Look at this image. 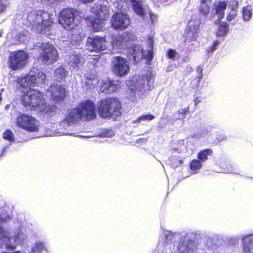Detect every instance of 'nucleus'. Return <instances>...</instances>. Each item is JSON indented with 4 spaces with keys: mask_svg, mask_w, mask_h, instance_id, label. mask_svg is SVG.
<instances>
[{
    "mask_svg": "<svg viewBox=\"0 0 253 253\" xmlns=\"http://www.w3.org/2000/svg\"><path fill=\"white\" fill-rule=\"evenodd\" d=\"M253 8L250 5L243 6L242 9V19L245 22H248L252 18Z\"/></svg>",
    "mask_w": 253,
    "mask_h": 253,
    "instance_id": "nucleus-25",
    "label": "nucleus"
},
{
    "mask_svg": "<svg viewBox=\"0 0 253 253\" xmlns=\"http://www.w3.org/2000/svg\"><path fill=\"white\" fill-rule=\"evenodd\" d=\"M200 102H201V100L199 97H196L194 98V102L195 105H197Z\"/></svg>",
    "mask_w": 253,
    "mask_h": 253,
    "instance_id": "nucleus-49",
    "label": "nucleus"
},
{
    "mask_svg": "<svg viewBox=\"0 0 253 253\" xmlns=\"http://www.w3.org/2000/svg\"><path fill=\"white\" fill-rule=\"evenodd\" d=\"M227 3L225 0L219 1L214 6L215 14L217 16V20L220 21L224 17L225 10L227 7Z\"/></svg>",
    "mask_w": 253,
    "mask_h": 253,
    "instance_id": "nucleus-17",
    "label": "nucleus"
},
{
    "mask_svg": "<svg viewBox=\"0 0 253 253\" xmlns=\"http://www.w3.org/2000/svg\"><path fill=\"white\" fill-rule=\"evenodd\" d=\"M122 108L121 102L116 97L102 98L98 104L99 115L103 118L120 116L122 114Z\"/></svg>",
    "mask_w": 253,
    "mask_h": 253,
    "instance_id": "nucleus-2",
    "label": "nucleus"
},
{
    "mask_svg": "<svg viewBox=\"0 0 253 253\" xmlns=\"http://www.w3.org/2000/svg\"><path fill=\"white\" fill-rule=\"evenodd\" d=\"M202 167V164L201 161L198 159H193L189 163V168L191 171L194 173L197 172Z\"/></svg>",
    "mask_w": 253,
    "mask_h": 253,
    "instance_id": "nucleus-28",
    "label": "nucleus"
},
{
    "mask_svg": "<svg viewBox=\"0 0 253 253\" xmlns=\"http://www.w3.org/2000/svg\"><path fill=\"white\" fill-rule=\"evenodd\" d=\"M146 79L147 84L149 85L150 84H153L154 81V76L151 73H147L146 75Z\"/></svg>",
    "mask_w": 253,
    "mask_h": 253,
    "instance_id": "nucleus-43",
    "label": "nucleus"
},
{
    "mask_svg": "<svg viewBox=\"0 0 253 253\" xmlns=\"http://www.w3.org/2000/svg\"><path fill=\"white\" fill-rule=\"evenodd\" d=\"M2 94L1 93H0V102H1V101L2 100Z\"/></svg>",
    "mask_w": 253,
    "mask_h": 253,
    "instance_id": "nucleus-53",
    "label": "nucleus"
},
{
    "mask_svg": "<svg viewBox=\"0 0 253 253\" xmlns=\"http://www.w3.org/2000/svg\"><path fill=\"white\" fill-rule=\"evenodd\" d=\"M238 12L229 11L226 15V20L230 22L235 19L237 16Z\"/></svg>",
    "mask_w": 253,
    "mask_h": 253,
    "instance_id": "nucleus-41",
    "label": "nucleus"
},
{
    "mask_svg": "<svg viewBox=\"0 0 253 253\" xmlns=\"http://www.w3.org/2000/svg\"><path fill=\"white\" fill-rule=\"evenodd\" d=\"M45 250V247L42 243L37 242L33 247L31 253H42Z\"/></svg>",
    "mask_w": 253,
    "mask_h": 253,
    "instance_id": "nucleus-33",
    "label": "nucleus"
},
{
    "mask_svg": "<svg viewBox=\"0 0 253 253\" xmlns=\"http://www.w3.org/2000/svg\"><path fill=\"white\" fill-rule=\"evenodd\" d=\"M4 7V5L2 3H0V14L3 11Z\"/></svg>",
    "mask_w": 253,
    "mask_h": 253,
    "instance_id": "nucleus-50",
    "label": "nucleus"
},
{
    "mask_svg": "<svg viewBox=\"0 0 253 253\" xmlns=\"http://www.w3.org/2000/svg\"><path fill=\"white\" fill-rule=\"evenodd\" d=\"M189 106H187L184 108L179 109L177 111V113L179 115L181 116L182 119H184L186 115L189 113Z\"/></svg>",
    "mask_w": 253,
    "mask_h": 253,
    "instance_id": "nucleus-38",
    "label": "nucleus"
},
{
    "mask_svg": "<svg viewBox=\"0 0 253 253\" xmlns=\"http://www.w3.org/2000/svg\"><path fill=\"white\" fill-rule=\"evenodd\" d=\"M84 0V2L87 3V2H89L90 1H92L94 0Z\"/></svg>",
    "mask_w": 253,
    "mask_h": 253,
    "instance_id": "nucleus-52",
    "label": "nucleus"
},
{
    "mask_svg": "<svg viewBox=\"0 0 253 253\" xmlns=\"http://www.w3.org/2000/svg\"><path fill=\"white\" fill-rule=\"evenodd\" d=\"M46 76L42 71L33 67L25 76V81L30 86H39L45 83Z\"/></svg>",
    "mask_w": 253,
    "mask_h": 253,
    "instance_id": "nucleus-8",
    "label": "nucleus"
},
{
    "mask_svg": "<svg viewBox=\"0 0 253 253\" xmlns=\"http://www.w3.org/2000/svg\"><path fill=\"white\" fill-rule=\"evenodd\" d=\"M90 12L95 15L97 20L105 21L109 17L110 10L106 5L94 3L90 8Z\"/></svg>",
    "mask_w": 253,
    "mask_h": 253,
    "instance_id": "nucleus-15",
    "label": "nucleus"
},
{
    "mask_svg": "<svg viewBox=\"0 0 253 253\" xmlns=\"http://www.w3.org/2000/svg\"><path fill=\"white\" fill-rule=\"evenodd\" d=\"M75 14L76 11L73 8H67L63 9L59 15V23L66 29L70 28V26L74 22Z\"/></svg>",
    "mask_w": 253,
    "mask_h": 253,
    "instance_id": "nucleus-13",
    "label": "nucleus"
},
{
    "mask_svg": "<svg viewBox=\"0 0 253 253\" xmlns=\"http://www.w3.org/2000/svg\"><path fill=\"white\" fill-rule=\"evenodd\" d=\"M150 47L151 49L148 50L147 54L145 55L144 58L146 59L148 62H151L153 58V40L152 38H150Z\"/></svg>",
    "mask_w": 253,
    "mask_h": 253,
    "instance_id": "nucleus-34",
    "label": "nucleus"
},
{
    "mask_svg": "<svg viewBox=\"0 0 253 253\" xmlns=\"http://www.w3.org/2000/svg\"><path fill=\"white\" fill-rule=\"evenodd\" d=\"M194 241L192 240L185 242L184 240H180L177 246V252L178 253H191L193 251Z\"/></svg>",
    "mask_w": 253,
    "mask_h": 253,
    "instance_id": "nucleus-16",
    "label": "nucleus"
},
{
    "mask_svg": "<svg viewBox=\"0 0 253 253\" xmlns=\"http://www.w3.org/2000/svg\"><path fill=\"white\" fill-rule=\"evenodd\" d=\"M197 76L192 77L190 82L189 85L192 89L196 88L199 86L201 79L203 78V69L201 67L198 66L196 69Z\"/></svg>",
    "mask_w": 253,
    "mask_h": 253,
    "instance_id": "nucleus-19",
    "label": "nucleus"
},
{
    "mask_svg": "<svg viewBox=\"0 0 253 253\" xmlns=\"http://www.w3.org/2000/svg\"><path fill=\"white\" fill-rule=\"evenodd\" d=\"M141 2L132 3V6L134 11L139 16L143 17L145 15L144 9L141 5Z\"/></svg>",
    "mask_w": 253,
    "mask_h": 253,
    "instance_id": "nucleus-31",
    "label": "nucleus"
},
{
    "mask_svg": "<svg viewBox=\"0 0 253 253\" xmlns=\"http://www.w3.org/2000/svg\"><path fill=\"white\" fill-rule=\"evenodd\" d=\"M54 74L56 80H62L66 78L67 72L63 67L59 66L55 70Z\"/></svg>",
    "mask_w": 253,
    "mask_h": 253,
    "instance_id": "nucleus-29",
    "label": "nucleus"
},
{
    "mask_svg": "<svg viewBox=\"0 0 253 253\" xmlns=\"http://www.w3.org/2000/svg\"><path fill=\"white\" fill-rule=\"evenodd\" d=\"M130 1L132 3H135L136 2H141L139 0H130Z\"/></svg>",
    "mask_w": 253,
    "mask_h": 253,
    "instance_id": "nucleus-51",
    "label": "nucleus"
},
{
    "mask_svg": "<svg viewBox=\"0 0 253 253\" xmlns=\"http://www.w3.org/2000/svg\"><path fill=\"white\" fill-rule=\"evenodd\" d=\"M122 40L124 42H128L133 39L134 35L131 32L126 31L120 35Z\"/></svg>",
    "mask_w": 253,
    "mask_h": 253,
    "instance_id": "nucleus-35",
    "label": "nucleus"
},
{
    "mask_svg": "<svg viewBox=\"0 0 253 253\" xmlns=\"http://www.w3.org/2000/svg\"><path fill=\"white\" fill-rule=\"evenodd\" d=\"M130 21L127 14L116 12L112 16L111 25L116 30H124L130 24Z\"/></svg>",
    "mask_w": 253,
    "mask_h": 253,
    "instance_id": "nucleus-11",
    "label": "nucleus"
},
{
    "mask_svg": "<svg viewBox=\"0 0 253 253\" xmlns=\"http://www.w3.org/2000/svg\"><path fill=\"white\" fill-rule=\"evenodd\" d=\"M5 249L7 251H13L16 248V245H12L10 243H6L5 244Z\"/></svg>",
    "mask_w": 253,
    "mask_h": 253,
    "instance_id": "nucleus-47",
    "label": "nucleus"
},
{
    "mask_svg": "<svg viewBox=\"0 0 253 253\" xmlns=\"http://www.w3.org/2000/svg\"><path fill=\"white\" fill-rule=\"evenodd\" d=\"M176 55V51L175 49H169L167 53V57L169 59H173Z\"/></svg>",
    "mask_w": 253,
    "mask_h": 253,
    "instance_id": "nucleus-44",
    "label": "nucleus"
},
{
    "mask_svg": "<svg viewBox=\"0 0 253 253\" xmlns=\"http://www.w3.org/2000/svg\"><path fill=\"white\" fill-rule=\"evenodd\" d=\"M15 124L19 128L29 132H38L40 128L39 121L26 113H20L16 118Z\"/></svg>",
    "mask_w": 253,
    "mask_h": 253,
    "instance_id": "nucleus-4",
    "label": "nucleus"
},
{
    "mask_svg": "<svg viewBox=\"0 0 253 253\" xmlns=\"http://www.w3.org/2000/svg\"><path fill=\"white\" fill-rule=\"evenodd\" d=\"M82 118L77 107L71 110L66 115L65 120L68 123H75L79 119Z\"/></svg>",
    "mask_w": 253,
    "mask_h": 253,
    "instance_id": "nucleus-20",
    "label": "nucleus"
},
{
    "mask_svg": "<svg viewBox=\"0 0 253 253\" xmlns=\"http://www.w3.org/2000/svg\"><path fill=\"white\" fill-rule=\"evenodd\" d=\"M85 85L87 88H93L94 87L95 84L93 83V79L90 78H86L85 81Z\"/></svg>",
    "mask_w": 253,
    "mask_h": 253,
    "instance_id": "nucleus-42",
    "label": "nucleus"
},
{
    "mask_svg": "<svg viewBox=\"0 0 253 253\" xmlns=\"http://www.w3.org/2000/svg\"><path fill=\"white\" fill-rule=\"evenodd\" d=\"M243 241L244 253H253V236L246 237Z\"/></svg>",
    "mask_w": 253,
    "mask_h": 253,
    "instance_id": "nucleus-22",
    "label": "nucleus"
},
{
    "mask_svg": "<svg viewBox=\"0 0 253 253\" xmlns=\"http://www.w3.org/2000/svg\"><path fill=\"white\" fill-rule=\"evenodd\" d=\"M212 0H201L199 8L200 14L206 16L209 14L210 11V4Z\"/></svg>",
    "mask_w": 253,
    "mask_h": 253,
    "instance_id": "nucleus-21",
    "label": "nucleus"
},
{
    "mask_svg": "<svg viewBox=\"0 0 253 253\" xmlns=\"http://www.w3.org/2000/svg\"><path fill=\"white\" fill-rule=\"evenodd\" d=\"M239 3L237 0H233L232 3L228 6L229 11L238 12Z\"/></svg>",
    "mask_w": 253,
    "mask_h": 253,
    "instance_id": "nucleus-40",
    "label": "nucleus"
},
{
    "mask_svg": "<svg viewBox=\"0 0 253 253\" xmlns=\"http://www.w3.org/2000/svg\"><path fill=\"white\" fill-rule=\"evenodd\" d=\"M229 24L226 22H223L219 24L216 34L217 37L225 36L229 30Z\"/></svg>",
    "mask_w": 253,
    "mask_h": 253,
    "instance_id": "nucleus-27",
    "label": "nucleus"
},
{
    "mask_svg": "<svg viewBox=\"0 0 253 253\" xmlns=\"http://www.w3.org/2000/svg\"><path fill=\"white\" fill-rule=\"evenodd\" d=\"M175 160H176V161H178V163H179L178 165H179V166L183 164V160H182V159H181L180 158V156H176V157L175 158Z\"/></svg>",
    "mask_w": 253,
    "mask_h": 253,
    "instance_id": "nucleus-48",
    "label": "nucleus"
},
{
    "mask_svg": "<svg viewBox=\"0 0 253 253\" xmlns=\"http://www.w3.org/2000/svg\"><path fill=\"white\" fill-rule=\"evenodd\" d=\"M8 232L4 230L2 227H0V240L4 242H9L11 238L7 235Z\"/></svg>",
    "mask_w": 253,
    "mask_h": 253,
    "instance_id": "nucleus-37",
    "label": "nucleus"
},
{
    "mask_svg": "<svg viewBox=\"0 0 253 253\" xmlns=\"http://www.w3.org/2000/svg\"><path fill=\"white\" fill-rule=\"evenodd\" d=\"M70 64L74 67H79L83 64L82 58L78 55L73 54L70 56Z\"/></svg>",
    "mask_w": 253,
    "mask_h": 253,
    "instance_id": "nucleus-30",
    "label": "nucleus"
},
{
    "mask_svg": "<svg viewBox=\"0 0 253 253\" xmlns=\"http://www.w3.org/2000/svg\"><path fill=\"white\" fill-rule=\"evenodd\" d=\"M219 44V42L217 40L214 41L212 42V44L209 46L207 49V51L208 53L213 52L215 51L217 48V46Z\"/></svg>",
    "mask_w": 253,
    "mask_h": 253,
    "instance_id": "nucleus-39",
    "label": "nucleus"
},
{
    "mask_svg": "<svg viewBox=\"0 0 253 253\" xmlns=\"http://www.w3.org/2000/svg\"><path fill=\"white\" fill-rule=\"evenodd\" d=\"M112 81H108L103 82L101 85V90L106 93L111 94L117 91L119 85L116 84Z\"/></svg>",
    "mask_w": 253,
    "mask_h": 253,
    "instance_id": "nucleus-18",
    "label": "nucleus"
},
{
    "mask_svg": "<svg viewBox=\"0 0 253 253\" xmlns=\"http://www.w3.org/2000/svg\"><path fill=\"white\" fill-rule=\"evenodd\" d=\"M85 20L89 21L91 26L94 31H100L102 29V26L101 24L103 23L104 21H101L97 20L96 18H92L91 17H87Z\"/></svg>",
    "mask_w": 253,
    "mask_h": 253,
    "instance_id": "nucleus-23",
    "label": "nucleus"
},
{
    "mask_svg": "<svg viewBox=\"0 0 253 253\" xmlns=\"http://www.w3.org/2000/svg\"><path fill=\"white\" fill-rule=\"evenodd\" d=\"M86 46L91 51L96 52L106 48V36H93L87 37Z\"/></svg>",
    "mask_w": 253,
    "mask_h": 253,
    "instance_id": "nucleus-12",
    "label": "nucleus"
},
{
    "mask_svg": "<svg viewBox=\"0 0 253 253\" xmlns=\"http://www.w3.org/2000/svg\"><path fill=\"white\" fill-rule=\"evenodd\" d=\"M27 20L33 28L42 32L52 23L49 13L42 10L30 11L27 16Z\"/></svg>",
    "mask_w": 253,
    "mask_h": 253,
    "instance_id": "nucleus-3",
    "label": "nucleus"
},
{
    "mask_svg": "<svg viewBox=\"0 0 253 253\" xmlns=\"http://www.w3.org/2000/svg\"><path fill=\"white\" fill-rule=\"evenodd\" d=\"M41 51L38 60L47 65L54 64L58 58V53L53 45L49 43H42L40 46Z\"/></svg>",
    "mask_w": 253,
    "mask_h": 253,
    "instance_id": "nucleus-5",
    "label": "nucleus"
},
{
    "mask_svg": "<svg viewBox=\"0 0 253 253\" xmlns=\"http://www.w3.org/2000/svg\"><path fill=\"white\" fill-rule=\"evenodd\" d=\"M227 136L222 133H218L216 136V140L218 142H221L227 139Z\"/></svg>",
    "mask_w": 253,
    "mask_h": 253,
    "instance_id": "nucleus-46",
    "label": "nucleus"
},
{
    "mask_svg": "<svg viewBox=\"0 0 253 253\" xmlns=\"http://www.w3.org/2000/svg\"><path fill=\"white\" fill-rule=\"evenodd\" d=\"M112 71L119 76L126 75L129 70V67L127 60L120 56H116L113 58L112 61Z\"/></svg>",
    "mask_w": 253,
    "mask_h": 253,
    "instance_id": "nucleus-10",
    "label": "nucleus"
},
{
    "mask_svg": "<svg viewBox=\"0 0 253 253\" xmlns=\"http://www.w3.org/2000/svg\"><path fill=\"white\" fill-rule=\"evenodd\" d=\"M2 137L5 140L10 142H13L15 141L14 134L9 129H7L4 131L2 134Z\"/></svg>",
    "mask_w": 253,
    "mask_h": 253,
    "instance_id": "nucleus-32",
    "label": "nucleus"
},
{
    "mask_svg": "<svg viewBox=\"0 0 253 253\" xmlns=\"http://www.w3.org/2000/svg\"><path fill=\"white\" fill-rule=\"evenodd\" d=\"M50 93L51 100L55 103H60L66 99L68 95V92L64 85L53 84H51L47 89Z\"/></svg>",
    "mask_w": 253,
    "mask_h": 253,
    "instance_id": "nucleus-9",
    "label": "nucleus"
},
{
    "mask_svg": "<svg viewBox=\"0 0 253 253\" xmlns=\"http://www.w3.org/2000/svg\"><path fill=\"white\" fill-rule=\"evenodd\" d=\"M155 118V116L151 114H145L142 115L139 117V120H147L149 121L152 120Z\"/></svg>",
    "mask_w": 253,
    "mask_h": 253,
    "instance_id": "nucleus-45",
    "label": "nucleus"
},
{
    "mask_svg": "<svg viewBox=\"0 0 253 253\" xmlns=\"http://www.w3.org/2000/svg\"><path fill=\"white\" fill-rule=\"evenodd\" d=\"M213 151L211 148H207L200 151L197 154V158L201 162L206 161L209 156L212 155Z\"/></svg>",
    "mask_w": 253,
    "mask_h": 253,
    "instance_id": "nucleus-24",
    "label": "nucleus"
},
{
    "mask_svg": "<svg viewBox=\"0 0 253 253\" xmlns=\"http://www.w3.org/2000/svg\"><path fill=\"white\" fill-rule=\"evenodd\" d=\"M200 31V24L194 21L190 20L187 25L184 33L185 41L189 42L196 41Z\"/></svg>",
    "mask_w": 253,
    "mask_h": 253,
    "instance_id": "nucleus-14",
    "label": "nucleus"
},
{
    "mask_svg": "<svg viewBox=\"0 0 253 253\" xmlns=\"http://www.w3.org/2000/svg\"><path fill=\"white\" fill-rule=\"evenodd\" d=\"M28 58V54L23 50L12 51L8 58V67L13 71L20 70L26 66Z\"/></svg>",
    "mask_w": 253,
    "mask_h": 253,
    "instance_id": "nucleus-6",
    "label": "nucleus"
},
{
    "mask_svg": "<svg viewBox=\"0 0 253 253\" xmlns=\"http://www.w3.org/2000/svg\"><path fill=\"white\" fill-rule=\"evenodd\" d=\"M111 42L113 46H116V47L119 48L122 47V45L124 43L120 35L113 37Z\"/></svg>",
    "mask_w": 253,
    "mask_h": 253,
    "instance_id": "nucleus-36",
    "label": "nucleus"
},
{
    "mask_svg": "<svg viewBox=\"0 0 253 253\" xmlns=\"http://www.w3.org/2000/svg\"><path fill=\"white\" fill-rule=\"evenodd\" d=\"M44 107L43 110L39 111V112L43 113L48 115H55L59 110L57 106L55 105H47L46 100L44 101Z\"/></svg>",
    "mask_w": 253,
    "mask_h": 253,
    "instance_id": "nucleus-26",
    "label": "nucleus"
},
{
    "mask_svg": "<svg viewBox=\"0 0 253 253\" xmlns=\"http://www.w3.org/2000/svg\"><path fill=\"white\" fill-rule=\"evenodd\" d=\"M77 107L83 118L86 120H91L96 118V106L93 101L89 99L84 100Z\"/></svg>",
    "mask_w": 253,
    "mask_h": 253,
    "instance_id": "nucleus-7",
    "label": "nucleus"
},
{
    "mask_svg": "<svg viewBox=\"0 0 253 253\" xmlns=\"http://www.w3.org/2000/svg\"><path fill=\"white\" fill-rule=\"evenodd\" d=\"M45 100L44 94L42 92L32 88L23 91L21 97V102L24 107L31 111L38 112L44 108Z\"/></svg>",
    "mask_w": 253,
    "mask_h": 253,
    "instance_id": "nucleus-1",
    "label": "nucleus"
}]
</instances>
